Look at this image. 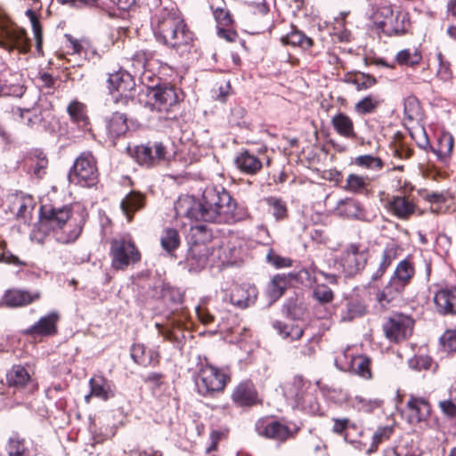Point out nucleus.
<instances>
[{"label": "nucleus", "mask_w": 456, "mask_h": 456, "mask_svg": "<svg viewBox=\"0 0 456 456\" xmlns=\"http://www.w3.org/2000/svg\"><path fill=\"white\" fill-rule=\"evenodd\" d=\"M178 216L213 224H228L240 220L237 203L221 186H208L200 200L190 195L178 198L175 205Z\"/></svg>", "instance_id": "obj_1"}, {"label": "nucleus", "mask_w": 456, "mask_h": 456, "mask_svg": "<svg viewBox=\"0 0 456 456\" xmlns=\"http://www.w3.org/2000/svg\"><path fill=\"white\" fill-rule=\"evenodd\" d=\"M147 4L152 12L151 28L157 41L180 53L190 51L193 33L180 11L173 4L162 5L161 0H148Z\"/></svg>", "instance_id": "obj_2"}, {"label": "nucleus", "mask_w": 456, "mask_h": 456, "mask_svg": "<svg viewBox=\"0 0 456 456\" xmlns=\"http://www.w3.org/2000/svg\"><path fill=\"white\" fill-rule=\"evenodd\" d=\"M42 223L55 233L56 240L63 244L74 242L81 234L86 222L83 210L71 207L41 208Z\"/></svg>", "instance_id": "obj_3"}, {"label": "nucleus", "mask_w": 456, "mask_h": 456, "mask_svg": "<svg viewBox=\"0 0 456 456\" xmlns=\"http://www.w3.org/2000/svg\"><path fill=\"white\" fill-rule=\"evenodd\" d=\"M191 232L192 242L188 252L187 262L190 270L200 271L208 265L211 256L215 253L219 256V253L224 249L223 248L214 249L208 244L212 234L204 225L191 227Z\"/></svg>", "instance_id": "obj_4"}, {"label": "nucleus", "mask_w": 456, "mask_h": 456, "mask_svg": "<svg viewBox=\"0 0 456 456\" xmlns=\"http://www.w3.org/2000/svg\"><path fill=\"white\" fill-rule=\"evenodd\" d=\"M415 275V267L410 258L400 261L387 285L377 294V300L384 305L398 298Z\"/></svg>", "instance_id": "obj_5"}, {"label": "nucleus", "mask_w": 456, "mask_h": 456, "mask_svg": "<svg viewBox=\"0 0 456 456\" xmlns=\"http://www.w3.org/2000/svg\"><path fill=\"white\" fill-rule=\"evenodd\" d=\"M229 381L230 376L227 370L208 362L200 363L195 378L197 390L204 396L222 392Z\"/></svg>", "instance_id": "obj_6"}, {"label": "nucleus", "mask_w": 456, "mask_h": 456, "mask_svg": "<svg viewBox=\"0 0 456 456\" xmlns=\"http://www.w3.org/2000/svg\"><path fill=\"white\" fill-rule=\"evenodd\" d=\"M109 254L111 259V267L115 270H125L141 258L139 250L128 235L113 238L110 240Z\"/></svg>", "instance_id": "obj_7"}, {"label": "nucleus", "mask_w": 456, "mask_h": 456, "mask_svg": "<svg viewBox=\"0 0 456 456\" xmlns=\"http://www.w3.org/2000/svg\"><path fill=\"white\" fill-rule=\"evenodd\" d=\"M96 159L91 152H83L77 157L69 172V183L81 187H92L98 182Z\"/></svg>", "instance_id": "obj_8"}, {"label": "nucleus", "mask_w": 456, "mask_h": 456, "mask_svg": "<svg viewBox=\"0 0 456 456\" xmlns=\"http://www.w3.org/2000/svg\"><path fill=\"white\" fill-rule=\"evenodd\" d=\"M0 46L8 50H18L26 53L29 50V40L23 28L0 18Z\"/></svg>", "instance_id": "obj_9"}, {"label": "nucleus", "mask_w": 456, "mask_h": 456, "mask_svg": "<svg viewBox=\"0 0 456 456\" xmlns=\"http://www.w3.org/2000/svg\"><path fill=\"white\" fill-rule=\"evenodd\" d=\"M108 87L110 94L114 95L115 101L127 103L134 98L135 82L132 75L126 70L119 69L109 74Z\"/></svg>", "instance_id": "obj_10"}, {"label": "nucleus", "mask_w": 456, "mask_h": 456, "mask_svg": "<svg viewBox=\"0 0 456 456\" xmlns=\"http://www.w3.org/2000/svg\"><path fill=\"white\" fill-rule=\"evenodd\" d=\"M414 321L408 315L395 314L383 324L386 338L395 343L407 339L412 334Z\"/></svg>", "instance_id": "obj_11"}, {"label": "nucleus", "mask_w": 456, "mask_h": 456, "mask_svg": "<svg viewBox=\"0 0 456 456\" xmlns=\"http://www.w3.org/2000/svg\"><path fill=\"white\" fill-rule=\"evenodd\" d=\"M368 257L365 248L351 244L341 253L338 263L346 276H354L365 267Z\"/></svg>", "instance_id": "obj_12"}, {"label": "nucleus", "mask_w": 456, "mask_h": 456, "mask_svg": "<svg viewBox=\"0 0 456 456\" xmlns=\"http://www.w3.org/2000/svg\"><path fill=\"white\" fill-rule=\"evenodd\" d=\"M133 156L139 165L151 167L167 160V151L162 142H155L136 146Z\"/></svg>", "instance_id": "obj_13"}, {"label": "nucleus", "mask_w": 456, "mask_h": 456, "mask_svg": "<svg viewBox=\"0 0 456 456\" xmlns=\"http://www.w3.org/2000/svg\"><path fill=\"white\" fill-rule=\"evenodd\" d=\"M151 97L154 100L152 107L159 112H169L179 102L175 88L164 84L151 88Z\"/></svg>", "instance_id": "obj_14"}, {"label": "nucleus", "mask_w": 456, "mask_h": 456, "mask_svg": "<svg viewBox=\"0 0 456 456\" xmlns=\"http://www.w3.org/2000/svg\"><path fill=\"white\" fill-rule=\"evenodd\" d=\"M256 429L259 436L281 442L294 436V433L287 426L277 420L259 419Z\"/></svg>", "instance_id": "obj_15"}, {"label": "nucleus", "mask_w": 456, "mask_h": 456, "mask_svg": "<svg viewBox=\"0 0 456 456\" xmlns=\"http://www.w3.org/2000/svg\"><path fill=\"white\" fill-rule=\"evenodd\" d=\"M11 113L15 120L31 128L41 125L45 119L42 104L38 102L32 107H12Z\"/></svg>", "instance_id": "obj_16"}, {"label": "nucleus", "mask_w": 456, "mask_h": 456, "mask_svg": "<svg viewBox=\"0 0 456 456\" xmlns=\"http://www.w3.org/2000/svg\"><path fill=\"white\" fill-rule=\"evenodd\" d=\"M433 302L439 314H456V286L438 289L434 295Z\"/></svg>", "instance_id": "obj_17"}, {"label": "nucleus", "mask_w": 456, "mask_h": 456, "mask_svg": "<svg viewBox=\"0 0 456 456\" xmlns=\"http://www.w3.org/2000/svg\"><path fill=\"white\" fill-rule=\"evenodd\" d=\"M60 314L57 311H52L42 316L35 324L28 328L25 334L34 337H49L57 333V323Z\"/></svg>", "instance_id": "obj_18"}, {"label": "nucleus", "mask_w": 456, "mask_h": 456, "mask_svg": "<svg viewBox=\"0 0 456 456\" xmlns=\"http://www.w3.org/2000/svg\"><path fill=\"white\" fill-rule=\"evenodd\" d=\"M430 412V403L425 398L411 395L406 403V417L409 423L416 424L426 421Z\"/></svg>", "instance_id": "obj_19"}, {"label": "nucleus", "mask_w": 456, "mask_h": 456, "mask_svg": "<svg viewBox=\"0 0 456 456\" xmlns=\"http://www.w3.org/2000/svg\"><path fill=\"white\" fill-rule=\"evenodd\" d=\"M9 387L16 389H27L32 393L37 389V384L31 378L28 370L21 365H14L6 374Z\"/></svg>", "instance_id": "obj_20"}, {"label": "nucleus", "mask_w": 456, "mask_h": 456, "mask_svg": "<svg viewBox=\"0 0 456 456\" xmlns=\"http://www.w3.org/2000/svg\"><path fill=\"white\" fill-rule=\"evenodd\" d=\"M257 297V289L250 284H235L230 293V302L236 307L244 309L253 305Z\"/></svg>", "instance_id": "obj_21"}, {"label": "nucleus", "mask_w": 456, "mask_h": 456, "mask_svg": "<svg viewBox=\"0 0 456 456\" xmlns=\"http://www.w3.org/2000/svg\"><path fill=\"white\" fill-rule=\"evenodd\" d=\"M387 208L397 218L407 220L415 213L417 207L410 198L395 195L387 200Z\"/></svg>", "instance_id": "obj_22"}, {"label": "nucleus", "mask_w": 456, "mask_h": 456, "mask_svg": "<svg viewBox=\"0 0 456 456\" xmlns=\"http://www.w3.org/2000/svg\"><path fill=\"white\" fill-rule=\"evenodd\" d=\"M39 290H23L12 289L5 292L3 297L4 305L11 307H20L38 301L41 298Z\"/></svg>", "instance_id": "obj_23"}, {"label": "nucleus", "mask_w": 456, "mask_h": 456, "mask_svg": "<svg viewBox=\"0 0 456 456\" xmlns=\"http://www.w3.org/2000/svg\"><path fill=\"white\" fill-rule=\"evenodd\" d=\"M410 26V19L408 12L404 11H397L387 20L383 22L381 31L386 36H399L404 34Z\"/></svg>", "instance_id": "obj_24"}, {"label": "nucleus", "mask_w": 456, "mask_h": 456, "mask_svg": "<svg viewBox=\"0 0 456 456\" xmlns=\"http://www.w3.org/2000/svg\"><path fill=\"white\" fill-rule=\"evenodd\" d=\"M234 164L241 173L250 175L257 174L263 167L259 157L248 150L241 151L236 155Z\"/></svg>", "instance_id": "obj_25"}, {"label": "nucleus", "mask_w": 456, "mask_h": 456, "mask_svg": "<svg viewBox=\"0 0 456 456\" xmlns=\"http://www.w3.org/2000/svg\"><path fill=\"white\" fill-rule=\"evenodd\" d=\"M332 420L334 422L332 431L335 434L343 436L346 442L354 444L355 448L358 450H363L364 444L351 436V430H355L357 434H362V430L355 423L346 418L333 419Z\"/></svg>", "instance_id": "obj_26"}, {"label": "nucleus", "mask_w": 456, "mask_h": 456, "mask_svg": "<svg viewBox=\"0 0 456 456\" xmlns=\"http://www.w3.org/2000/svg\"><path fill=\"white\" fill-rule=\"evenodd\" d=\"M232 398L240 406H249L258 403L257 393L250 381L240 383L234 389Z\"/></svg>", "instance_id": "obj_27"}, {"label": "nucleus", "mask_w": 456, "mask_h": 456, "mask_svg": "<svg viewBox=\"0 0 456 456\" xmlns=\"http://www.w3.org/2000/svg\"><path fill=\"white\" fill-rule=\"evenodd\" d=\"M91 395L102 401H108L115 396V386L103 376H94L90 379Z\"/></svg>", "instance_id": "obj_28"}, {"label": "nucleus", "mask_w": 456, "mask_h": 456, "mask_svg": "<svg viewBox=\"0 0 456 456\" xmlns=\"http://www.w3.org/2000/svg\"><path fill=\"white\" fill-rule=\"evenodd\" d=\"M334 213L346 218L362 219L363 217L361 203L351 198L339 200L334 208Z\"/></svg>", "instance_id": "obj_29"}, {"label": "nucleus", "mask_w": 456, "mask_h": 456, "mask_svg": "<svg viewBox=\"0 0 456 456\" xmlns=\"http://www.w3.org/2000/svg\"><path fill=\"white\" fill-rule=\"evenodd\" d=\"M370 360L362 355H356L351 358L350 362L341 366L343 370H350L358 376L370 379L371 378Z\"/></svg>", "instance_id": "obj_30"}, {"label": "nucleus", "mask_w": 456, "mask_h": 456, "mask_svg": "<svg viewBox=\"0 0 456 456\" xmlns=\"http://www.w3.org/2000/svg\"><path fill=\"white\" fill-rule=\"evenodd\" d=\"M331 124L335 131L346 139H354L356 133L354 127L353 120L345 113H338L331 119Z\"/></svg>", "instance_id": "obj_31"}, {"label": "nucleus", "mask_w": 456, "mask_h": 456, "mask_svg": "<svg viewBox=\"0 0 456 456\" xmlns=\"http://www.w3.org/2000/svg\"><path fill=\"white\" fill-rule=\"evenodd\" d=\"M131 357L136 363L142 366L155 365L159 362V354L151 350L147 351L142 344L132 346Z\"/></svg>", "instance_id": "obj_32"}, {"label": "nucleus", "mask_w": 456, "mask_h": 456, "mask_svg": "<svg viewBox=\"0 0 456 456\" xmlns=\"http://www.w3.org/2000/svg\"><path fill=\"white\" fill-rule=\"evenodd\" d=\"M121 209L130 222L133 214L143 207V196L141 193L132 191L121 201Z\"/></svg>", "instance_id": "obj_33"}, {"label": "nucleus", "mask_w": 456, "mask_h": 456, "mask_svg": "<svg viewBox=\"0 0 456 456\" xmlns=\"http://www.w3.org/2000/svg\"><path fill=\"white\" fill-rule=\"evenodd\" d=\"M290 279L285 274H277L273 276L268 285V294L273 300H277L282 296L288 286L289 285Z\"/></svg>", "instance_id": "obj_34"}, {"label": "nucleus", "mask_w": 456, "mask_h": 456, "mask_svg": "<svg viewBox=\"0 0 456 456\" xmlns=\"http://www.w3.org/2000/svg\"><path fill=\"white\" fill-rule=\"evenodd\" d=\"M67 111L73 122L77 123L82 128H86L88 124V118L85 104L77 100L72 101L69 104Z\"/></svg>", "instance_id": "obj_35"}, {"label": "nucleus", "mask_w": 456, "mask_h": 456, "mask_svg": "<svg viewBox=\"0 0 456 456\" xmlns=\"http://www.w3.org/2000/svg\"><path fill=\"white\" fill-rule=\"evenodd\" d=\"M107 129L112 137L123 135L128 129L126 116L119 112L113 113L108 121Z\"/></svg>", "instance_id": "obj_36"}, {"label": "nucleus", "mask_w": 456, "mask_h": 456, "mask_svg": "<svg viewBox=\"0 0 456 456\" xmlns=\"http://www.w3.org/2000/svg\"><path fill=\"white\" fill-rule=\"evenodd\" d=\"M284 45L298 46L303 50H307L313 45V39L306 37L302 31L294 29L281 38Z\"/></svg>", "instance_id": "obj_37"}, {"label": "nucleus", "mask_w": 456, "mask_h": 456, "mask_svg": "<svg viewBox=\"0 0 456 456\" xmlns=\"http://www.w3.org/2000/svg\"><path fill=\"white\" fill-rule=\"evenodd\" d=\"M369 183L370 181L367 176L350 174L346 177L343 189L352 193L360 194L367 189Z\"/></svg>", "instance_id": "obj_38"}, {"label": "nucleus", "mask_w": 456, "mask_h": 456, "mask_svg": "<svg viewBox=\"0 0 456 456\" xmlns=\"http://www.w3.org/2000/svg\"><path fill=\"white\" fill-rule=\"evenodd\" d=\"M404 119L409 122L419 121L422 117L421 107L415 96H408L403 102Z\"/></svg>", "instance_id": "obj_39"}, {"label": "nucleus", "mask_w": 456, "mask_h": 456, "mask_svg": "<svg viewBox=\"0 0 456 456\" xmlns=\"http://www.w3.org/2000/svg\"><path fill=\"white\" fill-rule=\"evenodd\" d=\"M422 60L421 53L416 48L403 49L395 55V61L401 66L413 67Z\"/></svg>", "instance_id": "obj_40"}, {"label": "nucleus", "mask_w": 456, "mask_h": 456, "mask_svg": "<svg viewBox=\"0 0 456 456\" xmlns=\"http://www.w3.org/2000/svg\"><path fill=\"white\" fill-rule=\"evenodd\" d=\"M273 325L283 338L291 341L300 338L304 334L303 328L298 325L283 323L278 321L274 322Z\"/></svg>", "instance_id": "obj_41"}, {"label": "nucleus", "mask_w": 456, "mask_h": 456, "mask_svg": "<svg viewBox=\"0 0 456 456\" xmlns=\"http://www.w3.org/2000/svg\"><path fill=\"white\" fill-rule=\"evenodd\" d=\"M268 206V212L273 215L276 221L284 220L288 216V208L286 202L276 197H268L265 199Z\"/></svg>", "instance_id": "obj_42"}, {"label": "nucleus", "mask_w": 456, "mask_h": 456, "mask_svg": "<svg viewBox=\"0 0 456 456\" xmlns=\"http://www.w3.org/2000/svg\"><path fill=\"white\" fill-rule=\"evenodd\" d=\"M454 139L450 133H443L438 139L437 148L434 149L433 151L440 159H445L448 158L453 149Z\"/></svg>", "instance_id": "obj_43"}, {"label": "nucleus", "mask_w": 456, "mask_h": 456, "mask_svg": "<svg viewBox=\"0 0 456 456\" xmlns=\"http://www.w3.org/2000/svg\"><path fill=\"white\" fill-rule=\"evenodd\" d=\"M153 53L146 50L137 51L133 57L131 58V64L134 69V72L135 74L142 73L147 66L149 65V61L152 59Z\"/></svg>", "instance_id": "obj_44"}, {"label": "nucleus", "mask_w": 456, "mask_h": 456, "mask_svg": "<svg viewBox=\"0 0 456 456\" xmlns=\"http://www.w3.org/2000/svg\"><path fill=\"white\" fill-rule=\"evenodd\" d=\"M394 14V11L390 4H384L378 7L372 13L373 24L378 30H380L383 27V22H387V20Z\"/></svg>", "instance_id": "obj_45"}, {"label": "nucleus", "mask_w": 456, "mask_h": 456, "mask_svg": "<svg viewBox=\"0 0 456 456\" xmlns=\"http://www.w3.org/2000/svg\"><path fill=\"white\" fill-rule=\"evenodd\" d=\"M354 164L370 170H380L384 164L380 158L372 155H361L354 159Z\"/></svg>", "instance_id": "obj_46"}, {"label": "nucleus", "mask_w": 456, "mask_h": 456, "mask_svg": "<svg viewBox=\"0 0 456 456\" xmlns=\"http://www.w3.org/2000/svg\"><path fill=\"white\" fill-rule=\"evenodd\" d=\"M162 248L171 252L175 250L180 244V238L178 232L175 229H166L161 236Z\"/></svg>", "instance_id": "obj_47"}, {"label": "nucleus", "mask_w": 456, "mask_h": 456, "mask_svg": "<svg viewBox=\"0 0 456 456\" xmlns=\"http://www.w3.org/2000/svg\"><path fill=\"white\" fill-rule=\"evenodd\" d=\"M6 452L8 456H28V451L25 446L24 440L16 436L10 437Z\"/></svg>", "instance_id": "obj_48"}, {"label": "nucleus", "mask_w": 456, "mask_h": 456, "mask_svg": "<svg viewBox=\"0 0 456 456\" xmlns=\"http://www.w3.org/2000/svg\"><path fill=\"white\" fill-rule=\"evenodd\" d=\"M26 16L28 18L31 23L34 37L36 40V47L37 52L40 53L42 49V28L37 13L31 9H28L26 11Z\"/></svg>", "instance_id": "obj_49"}, {"label": "nucleus", "mask_w": 456, "mask_h": 456, "mask_svg": "<svg viewBox=\"0 0 456 456\" xmlns=\"http://www.w3.org/2000/svg\"><path fill=\"white\" fill-rule=\"evenodd\" d=\"M47 166V159L45 155L39 153L37 157L31 159L29 170L37 178H42L46 173Z\"/></svg>", "instance_id": "obj_50"}, {"label": "nucleus", "mask_w": 456, "mask_h": 456, "mask_svg": "<svg viewBox=\"0 0 456 456\" xmlns=\"http://www.w3.org/2000/svg\"><path fill=\"white\" fill-rule=\"evenodd\" d=\"M309 386L310 384L302 377L297 376L293 379L289 393L297 401L300 402L304 399L305 392L309 387Z\"/></svg>", "instance_id": "obj_51"}, {"label": "nucleus", "mask_w": 456, "mask_h": 456, "mask_svg": "<svg viewBox=\"0 0 456 456\" xmlns=\"http://www.w3.org/2000/svg\"><path fill=\"white\" fill-rule=\"evenodd\" d=\"M6 243L0 236V263L12 265L15 266H24L26 263L20 260L17 256L5 249Z\"/></svg>", "instance_id": "obj_52"}, {"label": "nucleus", "mask_w": 456, "mask_h": 456, "mask_svg": "<svg viewBox=\"0 0 456 456\" xmlns=\"http://www.w3.org/2000/svg\"><path fill=\"white\" fill-rule=\"evenodd\" d=\"M393 428L386 426L379 428L372 436V444L370 448L367 449L368 453L375 452L379 444L384 440L387 439L392 434Z\"/></svg>", "instance_id": "obj_53"}, {"label": "nucleus", "mask_w": 456, "mask_h": 456, "mask_svg": "<svg viewBox=\"0 0 456 456\" xmlns=\"http://www.w3.org/2000/svg\"><path fill=\"white\" fill-rule=\"evenodd\" d=\"M314 297L322 304H327L333 300L334 294L328 286L319 284L314 289Z\"/></svg>", "instance_id": "obj_54"}, {"label": "nucleus", "mask_w": 456, "mask_h": 456, "mask_svg": "<svg viewBox=\"0 0 456 456\" xmlns=\"http://www.w3.org/2000/svg\"><path fill=\"white\" fill-rule=\"evenodd\" d=\"M379 104V102L372 97L367 96L359 101L355 105V110L361 114H367L372 112Z\"/></svg>", "instance_id": "obj_55"}, {"label": "nucleus", "mask_w": 456, "mask_h": 456, "mask_svg": "<svg viewBox=\"0 0 456 456\" xmlns=\"http://www.w3.org/2000/svg\"><path fill=\"white\" fill-rule=\"evenodd\" d=\"M399 250L400 248L397 244L389 243L384 248L380 259L391 265L392 262L398 257Z\"/></svg>", "instance_id": "obj_56"}, {"label": "nucleus", "mask_w": 456, "mask_h": 456, "mask_svg": "<svg viewBox=\"0 0 456 456\" xmlns=\"http://www.w3.org/2000/svg\"><path fill=\"white\" fill-rule=\"evenodd\" d=\"M317 344H318L317 338L312 337L305 345L299 347V350H298L299 356L304 357V358L314 357L316 353Z\"/></svg>", "instance_id": "obj_57"}, {"label": "nucleus", "mask_w": 456, "mask_h": 456, "mask_svg": "<svg viewBox=\"0 0 456 456\" xmlns=\"http://www.w3.org/2000/svg\"><path fill=\"white\" fill-rule=\"evenodd\" d=\"M266 260L277 268L289 267L291 265L290 259L277 255L273 249H270L266 255Z\"/></svg>", "instance_id": "obj_58"}, {"label": "nucleus", "mask_w": 456, "mask_h": 456, "mask_svg": "<svg viewBox=\"0 0 456 456\" xmlns=\"http://www.w3.org/2000/svg\"><path fill=\"white\" fill-rule=\"evenodd\" d=\"M363 314L364 308L361 305L350 303L347 305L346 312L342 314L341 318L343 321H351Z\"/></svg>", "instance_id": "obj_59"}, {"label": "nucleus", "mask_w": 456, "mask_h": 456, "mask_svg": "<svg viewBox=\"0 0 456 456\" xmlns=\"http://www.w3.org/2000/svg\"><path fill=\"white\" fill-rule=\"evenodd\" d=\"M441 341L444 350L447 352H456V330H447Z\"/></svg>", "instance_id": "obj_60"}, {"label": "nucleus", "mask_w": 456, "mask_h": 456, "mask_svg": "<svg viewBox=\"0 0 456 456\" xmlns=\"http://www.w3.org/2000/svg\"><path fill=\"white\" fill-rule=\"evenodd\" d=\"M231 93V86L229 81H223L218 86L217 89H213V97L216 100L224 102H225L227 96Z\"/></svg>", "instance_id": "obj_61"}, {"label": "nucleus", "mask_w": 456, "mask_h": 456, "mask_svg": "<svg viewBox=\"0 0 456 456\" xmlns=\"http://www.w3.org/2000/svg\"><path fill=\"white\" fill-rule=\"evenodd\" d=\"M283 311L291 319H297L304 313L303 307L297 305L296 302L292 300H289L286 305H284Z\"/></svg>", "instance_id": "obj_62"}, {"label": "nucleus", "mask_w": 456, "mask_h": 456, "mask_svg": "<svg viewBox=\"0 0 456 456\" xmlns=\"http://www.w3.org/2000/svg\"><path fill=\"white\" fill-rule=\"evenodd\" d=\"M441 411L449 418H456V403L451 399L442 400L438 403Z\"/></svg>", "instance_id": "obj_63"}, {"label": "nucleus", "mask_w": 456, "mask_h": 456, "mask_svg": "<svg viewBox=\"0 0 456 456\" xmlns=\"http://www.w3.org/2000/svg\"><path fill=\"white\" fill-rule=\"evenodd\" d=\"M439 67L437 69V76L443 80H448L452 77V71L450 64L443 61L441 53L438 54Z\"/></svg>", "instance_id": "obj_64"}]
</instances>
